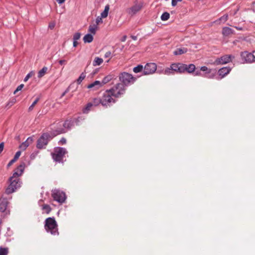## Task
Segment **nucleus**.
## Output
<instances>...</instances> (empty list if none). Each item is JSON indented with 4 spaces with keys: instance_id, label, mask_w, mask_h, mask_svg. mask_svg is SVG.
I'll return each mask as SVG.
<instances>
[{
    "instance_id": "79ce46f5",
    "label": "nucleus",
    "mask_w": 255,
    "mask_h": 255,
    "mask_svg": "<svg viewBox=\"0 0 255 255\" xmlns=\"http://www.w3.org/2000/svg\"><path fill=\"white\" fill-rule=\"evenodd\" d=\"M81 37V33L79 32L75 33L73 35V40L77 41Z\"/></svg>"
},
{
    "instance_id": "5fc2aeb1",
    "label": "nucleus",
    "mask_w": 255,
    "mask_h": 255,
    "mask_svg": "<svg viewBox=\"0 0 255 255\" xmlns=\"http://www.w3.org/2000/svg\"><path fill=\"white\" fill-rule=\"evenodd\" d=\"M68 91H69V88H67V89L65 90V91L62 93V94L61 95V98H62V97H64V96L65 95V94H66L67 93H68Z\"/></svg>"
},
{
    "instance_id": "bf43d9fd",
    "label": "nucleus",
    "mask_w": 255,
    "mask_h": 255,
    "mask_svg": "<svg viewBox=\"0 0 255 255\" xmlns=\"http://www.w3.org/2000/svg\"><path fill=\"white\" fill-rule=\"evenodd\" d=\"M131 38L134 40H136L137 39V37L136 36L131 35Z\"/></svg>"
},
{
    "instance_id": "c9c22d12",
    "label": "nucleus",
    "mask_w": 255,
    "mask_h": 255,
    "mask_svg": "<svg viewBox=\"0 0 255 255\" xmlns=\"http://www.w3.org/2000/svg\"><path fill=\"white\" fill-rule=\"evenodd\" d=\"M92 103L91 102L88 103L85 108L83 110L84 113H87L91 109V107H93Z\"/></svg>"
},
{
    "instance_id": "864d4df0",
    "label": "nucleus",
    "mask_w": 255,
    "mask_h": 255,
    "mask_svg": "<svg viewBox=\"0 0 255 255\" xmlns=\"http://www.w3.org/2000/svg\"><path fill=\"white\" fill-rule=\"evenodd\" d=\"M66 63H67V61L65 60H60L59 61V63L60 65L66 64Z\"/></svg>"
},
{
    "instance_id": "3c124183",
    "label": "nucleus",
    "mask_w": 255,
    "mask_h": 255,
    "mask_svg": "<svg viewBox=\"0 0 255 255\" xmlns=\"http://www.w3.org/2000/svg\"><path fill=\"white\" fill-rule=\"evenodd\" d=\"M4 148V143L1 142L0 143V154L1 153Z\"/></svg>"
},
{
    "instance_id": "2eb2a0df",
    "label": "nucleus",
    "mask_w": 255,
    "mask_h": 255,
    "mask_svg": "<svg viewBox=\"0 0 255 255\" xmlns=\"http://www.w3.org/2000/svg\"><path fill=\"white\" fill-rule=\"evenodd\" d=\"M183 66V64L180 63H172L170 65V67L174 74L183 73L184 69Z\"/></svg>"
},
{
    "instance_id": "a878e982",
    "label": "nucleus",
    "mask_w": 255,
    "mask_h": 255,
    "mask_svg": "<svg viewBox=\"0 0 255 255\" xmlns=\"http://www.w3.org/2000/svg\"><path fill=\"white\" fill-rule=\"evenodd\" d=\"M161 73L167 75L175 74L170 66L169 67L166 68L165 69H163Z\"/></svg>"
},
{
    "instance_id": "cd10ccee",
    "label": "nucleus",
    "mask_w": 255,
    "mask_h": 255,
    "mask_svg": "<svg viewBox=\"0 0 255 255\" xmlns=\"http://www.w3.org/2000/svg\"><path fill=\"white\" fill-rule=\"evenodd\" d=\"M48 68L47 67H43L42 69H41L38 72V77L39 78H41L43 77L45 74L46 73L47 71Z\"/></svg>"
},
{
    "instance_id": "423d86ee",
    "label": "nucleus",
    "mask_w": 255,
    "mask_h": 255,
    "mask_svg": "<svg viewBox=\"0 0 255 255\" xmlns=\"http://www.w3.org/2000/svg\"><path fill=\"white\" fill-rule=\"evenodd\" d=\"M52 137L48 133H44L38 139L36 147L38 149L45 148L49 141Z\"/></svg>"
},
{
    "instance_id": "680f3d73",
    "label": "nucleus",
    "mask_w": 255,
    "mask_h": 255,
    "mask_svg": "<svg viewBox=\"0 0 255 255\" xmlns=\"http://www.w3.org/2000/svg\"><path fill=\"white\" fill-rule=\"evenodd\" d=\"M235 28L238 29V30H242V27H237V26H236Z\"/></svg>"
},
{
    "instance_id": "412c9836",
    "label": "nucleus",
    "mask_w": 255,
    "mask_h": 255,
    "mask_svg": "<svg viewBox=\"0 0 255 255\" xmlns=\"http://www.w3.org/2000/svg\"><path fill=\"white\" fill-rule=\"evenodd\" d=\"M234 31L229 27H224L222 29V34L224 36H228L234 33Z\"/></svg>"
},
{
    "instance_id": "b1692460",
    "label": "nucleus",
    "mask_w": 255,
    "mask_h": 255,
    "mask_svg": "<svg viewBox=\"0 0 255 255\" xmlns=\"http://www.w3.org/2000/svg\"><path fill=\"white\" fill-rule=\"evenodd\" d=\"M114 78V76L111 75H108L106 77H105L102 81L101 82V83H102V86L104 85L105 84L108 83L110 81H111Z\"/></svg>"
},
{
    "instance_id": "72a5a7b5",
    "label": "nucleus",
    "mask_w": 255,
    "mask_h": 255,
    "mask_svg": "<svg viewBox=\"0 0 255 255\" xmlns=\"http://www.w3.org/2000/svg\"><path fill=\"white\" fill-rule=\"evenodd\" d=\"M8 253V248L0 247V255H7Z\"/></svg>"
},
{
    "instance_id": "c03bdc74",
    "label": "nucleus",
    "mask_w": 255,
    "mask_h": 255,
    "mask_svg": "<svg viewBox=\"0 0 255 255\" xmlns=\"http://www.w3.org/2000/svg\"><path fill=\"white\" fill-rule=\"evenodd\" d=\"M24 87V85L23 84H20V85H19L17 88L16 89V90L14 91L13 92V94H15L17 92L21 90V89L23 88Z\"/></svg>"
},
{
    "instance_id": "13d9d810",
    "label": "nucleus",
    "mask_w": 255,
    "mask_h": 255,
    "mask_svg": "<svg viewBox=\"0 0 255 255\" xmlns=\"http://www.w3.org/2000/svg\"><path fill=\"white\" fill-rule=\"evenodd\" d=\"M77 45H78L77 41L73 40V46L76 47L77 46Z\"/></svg>"
},
{
    "instance_id": "052dcab7",
    "label": "nucleus",
    "mask_w": 255,
    "mask_h": 255,
    "mask_svg": "<svg viewBox=\"0 0 255 255\" xmlns=\"http://www.w3.org/2000/svg\"><path fill=\"white\" fill-rule=\"evenodd\" d=\"M195 75H202L200 72L196 71L195 73Z\"/></svg>"
},
{
    "instance_id": "1a4fd4ad",
    "label": "nucleus",
    "mask_w": 255,
    "mask_h": 255,
    "mask_svg": "<svg viewBox=\"0 0 255 255\" xmlns=\"http://www.w3.org/2000/svg\"><path fill=\"white\" fill-rule=\"evenodd\" d=\"M232 58H234V56L232 55H225L217 58L213 62V64L215 65L225 64L231 62Z\"/></svg>"
},
{
    "instance_id": "37998d69",
    "label": "nucleus",
    "mask_w": 255,
    "mask_h": 255,
    "mask_svg": "<svg viewBox=\"0 0 255 255\" xmlns=\"http://www.w3.org/2000/svg\"><path fill=\"white\" fill-rule=\"evenodd\" d=\"M102 18L101 16H98L96 19V24L95 25L98 26V25L102 23L103 22Z\"/></svg>"
},
{
    "instance_id": "f257e3e1",
    "label": "nucleus",
    "mask_w": 255,
    "mask_h": 255,
    "mask_svg": "<svg viewBox=\"0 0 255 255\" xmlns=\"http://www.w3.org/2000/svg\"><path fill=\"white\" fill-rule=\"evenodd\" d=\"M44 228L47 232H50L52 235L59 234L57 224L54 218L49 217L45 220Z\"/></svg>"
},
{
    "instance_id": "473e14b6",
    "label": "nucleus",
    "mask_w": 255,
    "mask_h": 255,
    "mask_svg": "<svg viewBox=\"0 0 255 255\" xmlns=\"http://www.w3.org/2000/svg\"><path fill=\"white\" fill-rule=\"evenodd\" d=\"M170 16L169 13L167 12H165L162 13L161 16V19L163 21L167 20L169 19Z\"/></svg>"
},
{
    "instance_id": "39448f33",
    "label": "nucleus",
    "mask_w": 255,
    "mask_h": 255,
    "mask_svg": "<svg viewBox=\"0 0 255 255\" xmlns=\"http://www.w3.org/2000/svg\"><path fill=\"white\" fill-rule=\"evenodd\" d=\"M110 93L115 98H118L124 95L126 90V88L122 83H118L112 87L111 89H108Z\"/></svg>"
},
{
    "instance_id": "7c9ffc66",
    "label": "nucleus",
    "mask_w": 255,
    "mask_h": 255,
    "mask_svg": "<svg viewBox=\"0 0 255 255\" xmlns=\"http://www.w3.org/2000/svg\"><path fill=\"white\" fill-rule=\"evenodd\" d=\"M91 103H92V105L95 106V107L99 105L100 104L102 105V101H101V98H94L91 102Z\"/></svg>"
},
{
    "instance_id": "de8ad7c7",
    "label": "nucleus",
    "mask_w": 255,
    "mask_h": 255,
    "mask_svg": "<svg viewBox=\"0 0 255 255\" xmlns=\"http://www.w3.org/2000/svg\"><path fill=\"white\" fill-rule=\"evenodd\" d=\"M182 0H172L171 4L173 6H175L177 5L178 1H181Z\"/></svg>"
},
{
    "instance_id": "09e8293b",
    "label": "nucleus",
    "mask_w": 255,
    "mask_h": 255,
    "mask_svg": "<svg viewBox=\"0 0 255 255\" xmlns=\"http://www.w3.org/2000/svg\"><path fill=\"white\" fill-rule=\"evenodd\" d=\"M16 160H15V159L13 158L11 159L9 163L7 164V167H10L11 165H12Z\"/></svg>"
},
{
    "instance_id": "bb28decb",
    "label": "nucleus",
    "mask_w": 255,
    "mask_h": 255,
    "mask_svg": "<svg viewBox=\"0 0 255 255\" xmlns=\"http://www.w3.org/2000/svg\"><path fill=\"white\" fill-rule=\"evenodd\" d=\"M228 19V14H225L221 16L218 19L216 20L214 22L220 24L221 23H225Z\"/></svg>"
},
{
    "instance_id": "58836bf2",
    "label": "nucleus",
    "mask_w": 255,
    "mask_h": 255,
    "mask_svg": "<svg viewBox=\"0 0 255 255\" xmlns=\"http://www.w3.org/2000/svg\"><path fill=\"white\" fill-rule=\"evenodd\" d=\"M39 98H37L32 103V104L30 106V107L28 108V111H31L33 110L34 107L35 105L37 103V102L39 101Z\"/></svg>"
},
{
    "instance_id": "6ab92c4d",
    "label": "nucleus",
    "mask_w": 255,
    "mask_h": 255,
    "mask_svg": "<svg viewBox=\"0 0 255 255\" xmlns=\"http://www.w3.org/2000/svg\"><path fill=\"white\" fill-rule=\"evenodd\" d=\"M102 86V83H101V81H95L93 83L88 85L87 88L88 89H93L94 90H98Z\"/></svg>"
},
{
    "instance_id": "a18cd8bd",
    "label": "nucleus",
    "mask_w": 255,
    "mask_h": 255,
    "mask_svg": "<svg viewBox=\"0 0 255 255\" xmlns=\"http://www.w3.org/2000/svg\"><path fill=\"white\" fill-rule=\"evenodd\" d=\"M112 53L111 51H107V52H106V53L104 55V57L105 58H112Z\"/></svg>"
},
{
    "instance_id": "2f4dec72",
    "label": "nucleus",
    "mask_w": 255,
    "mask_h": 255,
    "mask_svg": "<svg viewBox=\"0 0 255 255\" xmlns=\"http://www.w3.org/2000/svg\"><path fill=\"white\" fill-rule=\"evenodd\" d=\"M142 71H143V67L141 65H138L133 69V71L135 73L142 72Z\"/></svg>"
},
{
    "instance_id": "603ef678",
    "label": "nucleus",
    "mask_w": 255,
    "mask_h": 255,
    "mask_svg": "<svg viewBox=\"0 0 255 255\" xmlns=\"http://www.w3.org/2000/svg\"><path fill=\"white\" fill-rule=\"evenodd\" d=\"M55 24L54 22H51L50 23H49V27L51 29H52L54 28V27H55Z\"/></svg>"
},
{
    "instance_id": "ea45409f",
    "label": "nucleus",
    "mask_w": 255,
    "mask_h": 255,
    "mask_svg": "<svg viewBox=\"0 0 255 255\" xmlns=\"http://www.w3.org/2000/svg\"><path fill=\"white\" fill-rule=\"evenodd\" d=\"M200 70L202 71L206 72L205 73L207 74H210L212 71V70L211 69H208V67L206 66H202L200 68Z\"/></svg>"
},
{
    "instance_id": "9b49d317",
    "label": "nucleus",
    "mask_w": 255,
    "mask_h": 255,
    "mask_svg": "<svg viewBox=\"0 0 255 255\" xmlns=\"http://www.w3.org/2000/svg\"><path fill=\"white\" fill-rule=\"evenodd\" d=\"M157 69L156 64L154 63H147L143 68V74L144 75L154 73Z\"/></svg>"
},
{
    "instance_id": "5701e85b",
    "label": "nucleus",
    "mask_w": 255,
    "mask_h": 255,
    "mask_svg": "<svg viewBox=\"0 0 255 255\" xmlns=\"http://www.w3.org/2000/svg\"><path fill=\"white\" fill-rule=\"evenodd\" d=\"M93 36L91 34L88 33L83 37V41L85 43H91L93 40Z\"/></svg>"
},
{
    "instance_id": "c756f323",
    "label": "nucleus",
    "mask_w": 255,
    "mask_h": 255,
    "mask_svg": "<svg viewBox=\"0 0 255 255\" xmlns=\"http://www.w3.org/2000/svg\"><path fill=\"white\" fill-rule=\"evenodd\" d=\"M98 29V26L97 25L94 24L93 25H90L89 27V32L93 34H95L96 32V30Z\"/></svg>"
},
{
    "instance_id": "393cba45",
    "label": "nucleus",
    "mask_w": 255,
    "mask_h": 255,
    "mask_svg": "<svg viewBox=\"0 0 255 255\" xmlns=\"http://www.w3.org/2000/svg\"><path fill=\"white\" fill-rule=\"evenodd\" d=\"M103 62V59L99 57H96L95 58L93 62V65L94 66H97L100 65Z\"/></svg>"
},
{
    "instance_id": "f704fd0d",
    "label": "nucleus",
    "mask_w": 255,
    "mask_h": 255,
    "mask_svg": "<svg viewBox=\"0 0 255 255\" xmlns=\"http://www.w3.org/2000/svg\"><path fill=\"white\" fill-rule=\"evenodd\" d=\"M42 210H44L46 213L49 214L51 210V208L49 205L45 204L42 206Z\"/></svg>"
},
{
    "instance_id": "f3484780",
    "label": "nucleus",
    "mask_w": 255,
    "mask_h": 255,
    "mask_svg": "<svg viewBox=\"0 0 255 255\" xmlns=\"http://www.w3.org/2000/svg\"><path fill=\"white\" fill-rule=\"evenodd\" d=\"M231 68L229 67H224L218 70V74L222 79L227 75L231 71Z\"/></svg>"
},
{
    "instance_id": "a19ab883",
    "label": "nucleus",
    "mask_w": 255,
    "mask_h": 255,
    "mask_svg": "<svg viewBox=\"0 0 255 255\" xmlns=\"http://www.w3.org/2000/svg\"><path fill=\"white\" fill-rule=\"evenodd\" d=\"M202 76L209 79H213L215 76V74H213L211 72L210 74L205 73V74Z\"/></svg>"
},
{
    "instance_id": "4468645a",
    "label": "nucleus",
    "mask_w": 255,
    "mask_h": 255,
    "mask_svg": "<svg viewBox=\"0 0 255 255\" xmlns=\"http://www.w3.org/2000/svg\"><path fill=\"white\" fill-rule=\"evenodd\" d=\"M11 197H4V195L0 199V212H4L6 210L7 205L8 204V200Z\"/></svg>"
},
{
    "instance_id": "4d7b16f0",
    "label": "nucleus",
    "mask_w": 255,
    "mask_h": 255,
    "mask_svg": "<svg viewBox=\"0 0 255 255\" xmlns=\"http://www.w3.org/2000/svg\"><path fill=\"white\" fill-rule=\"evenodd\" d=\"M126 39H127V36L126 35H124L122 37V38L121 39V41H123V42H124V41H125L126 40Z\"/></svg>"
},
{
    "instance_id": "7ed1b4c3",
    "label": "nucleus",
    "mask_w": 255,
    "mask_h": 255,
    "mask_svg": "<svg viewBox=\"0 0 255 255\" xmlns=\"http://www.w3.org/2000/svg\"><path fill=\"white\" fill-rule=\"evenodd\" d=\"M101 99L102 105L106 107H110L116 102V100L108 90L103 93Z\"/></svg>"
},
{
    "instance_id": "8fccbe9b",
    "label": "nucleus",
    "mask_w": 255,
    "mask_h": 255,
    "mask_svg": "<svg viewBox=\"0 0 255 255\" xmlns=\"http://www.w3.org/2000/svg\"><path fill=\"white\" fill-rule=\"evenodd\" d=\"M66 139H65V138H62L60 140V141H59V143L60 144H65V143H66Z\"/></svg>"
},
{
    "instance_id": "f03ea898",
    "label": "nucleus",
    "mask_w": 255,
    "mask_h": 255,
    "mask_svg": "<svg viewBox=\"0 0 255 255\" xmlns=\"http://www.w3.org/2000/svg\"><path fill=\"white\" fill-rule=\"evenodd\" d=\"M9 184L5 190V194L9 195L16 191L21 186V181L19 178L11 176L9 178Z\"/></svg>"
},
{
    "instance_id": "0eeeda50",
    "label": "nucleus",
    "mask_w": 255,
    "mask_h": 255,
    "mask_svg": "<svg viewBox=\"0 0 255 255\" xmlns=\"http://www.w3.org/2000/svg\"><path fill=\"white\" fill-rule=\"evenodd\" d=\"M66 153L67 151L65 148L57 147L54 148V152L51 154L54 161L60 162L63 160V158Z\"/></svg>"
},
{
    "instance_id": "dca6fc26",
    "label": "nucleus",
    "mask_w": 255,
    "mask_h": 255,
    "mask_svg": "<svg viewBox=\"0 0 255 255\" xmlns=\"http://www.w3.org/2000/svg\"><path fill=\"white\" fill-rule=\"evenodd\" d=\"M25 164L24 162H22L15 169L12 176L15 177L19 178L23 172L25 168Z\"/></svg>"
},
{
    "instance_id": "a211bd4d",
    "label": "nucleus",
    "mask_w": 255,
    "mask_h": 255,
    "mask_svg": "<svg viewBox=\"0 0 255 255\" xmlns=\"http://www.w3.org/2000/svg\"><path fill=\"white\" fill-rule=\"evenodd\" d=\"M183 73L185 71L189 73H191L194 72L195 70V66L193 64H190L189 65L183 64Z\"/></svg>"
},
{
    "instance_id": "9d476101",
    "label": "nucleus",
    "mask_w": 255,
    "mask_h": 255,
    "mask_svg": "<svg viewBox=\"0 0 255 255\" xmlns=\"http://www.w3.org/2000/svg\"><path fill=\"white\" fill-rule=\"evenodd\" d=\"M241 56L242 59L247 63L255 62V50L253 51V53L248 51L242 52Z\"/></svg>"
},
{
    "instance_id": "e2e57ef3",
    "label": "nucleus",
    "mask_w": 255,
    "mask_h": 255,
    "mask_svg": "<svg viewBox=\"0 0 255 255\" xmlns=\"http://www.w3.org/2000/svg\"><path fill=\"white\" fill-rule=\"evenodd\" d=\"M110 61V59H109L107 61V62H109Z\"/></svg>"
},
{
    "instance_id": "aec40b11",
    "label": "nucleus",
    "mask_w": 255,
    "mask_h": 255,
    "mask_svg": "<svg viewBox=\"0 0 255 255\" xmlns=\"http://www.w3.org/2000/svg\"><path fill=\"white\" fill-rule=\"evenodd\" d=\"M32 138L31 137H29L24 142H22L19 146V148L22 150H24L29 145V144L32 142Z\"/></svg>"
},
{
    "instance_id": "6e6552de",
    "label": "nucleus",
    "mask_w": 255,
    "mask_h": 255,
    "mask_svg": "<svg viewBox=\"0 0 255 255\" xmlns=\"http://www.w3.org/2000/svg\"><path fill=\"white\" fill-rule=\"evenodd\" d=\"M52 197L59 203H63L66 199L65 193L60 190L54 189L52 191Z\"/></svg>"
},
{
    "instance_id": "6e6d98bb",
    "label": "nucleus",
    "mask_w": 255,
    "mask_h": 255,
    "mask_svg": "<svg viewBox=\"0 0 255 255\" xmlns=\"http://www.w3.org/2000/svg\"><path fill=\"white\" fill-rule=\"evenodd\" d=\"M66 0H56V1L58 2L59 4H62L65 2Z\"/></svg>"
},
{
    "instance_id": "c85d7f7f",
    "label": "nucleus",
    "mask_w": 255,
    "mask_h": 255,
    "mask_svg": "<svg viewBox=\"0 0 255 255\" xmlns=\"http://www.w3.org/2000/svg\"><path fill=\"white\" fill-rule=\"evenodd\" d=\"M110 9L109 5H107L105 7L104 10L101 13V16L103 18H106L108 15V12Z\"/></svg>"
},
{
    "instance_id": "4c0bfd02",
    "label": "nucleus",
    "mask_w": 255,
    "mask_h": 255,
    "mask_svg": "<svg viewBox=\"0 0 255 255\" xmlns=\"http://www.w3.org/2000/svg\"><path fill=\"white\" fill-rule=\"evenodd\" d=\"M35 74V72L33 71L30 72L29 73L27 74L25 77L24 79V82H26L30 78L34 76Z\"/></svg>"
},
{
    "instance_id": "f8f14e48",
    "label": "nucleus",
    "mask_w": 255,
    "mask_h": 255,
    "mask_svg": "<svg viewBox=\"0 0 255 255\" xmlns=\"http://www.w3.org/2000/svg\"><path fill=\"white\" fill-rule=\"evenodd\" d=\"M73 122L71 120H66L64 123L63 124L64 128L56 129L55 131L54 136L66 132V129H70L71 127L73 126Z\"/></svg>"
},
{
    "instance_id": "ddd939ff",
    "label": "nucleus",
    "mask_w": 255,
    "mask_h": 255,
    "mask_svg": "<svg viewBox=\"0 0 255 255\" xmlns=\"http://www.w3.org/2000/svg\"><path fill=\"white\" fill-rule=\"evenodd\" d=\"M142 7V3L138 2L137 1L134 2V4L130 8L127 9V12L129 14L133 15L139 11Z\"/></svg>"
},
{
    "instance_id": "20e7f679",
    "label": "nucleus",
    "mask_w": 255,
    "mask_h": 255,
    "mask_svg": "<svg viewBox=\"0 0 255 255\" xmlns=\"http://www.w3.org/2000/svg\"><path fill=\"white\" fill-rule=\"evenodd\" d=\"M119 77L121 83L123 84L125 87L133 84L136 80V78L131 74L125 72L121 73Z\"/></svg>"
},
{
    "instance_id": "e433bc0d",
    "label": "nucleus",
    "mask_w": 255,
    "mask_h": 255,
    "mask_svg": "<svg viewBox=\"0 0 255 255\" xmlns=\"http://www.w3.org/2000/svg\"><path fill=\"white\" fill-rule=\"evenodd\" d=\"M85 77L86 74L84 73V72L82 73L77 80V83L78 84H80L81 82L85 79Z\"/></svg>"
},
{
    "instance_id": "4be33fe9",
    "label": "nucleus",
    "mask_w": 255,
    "mask_h": 255,
    "mask_svg": "<svg viewBox=\"0 0 255 255\" xmlns=\"http://www.w3.org/2000/svg\"><path fill=\"white\" fill-rule=\"evenodd\" d=\"M187 51V49L186 48H179L176 49L173 52V54L175 55H181V54L186 53Z\"/></svg>"
},
{
    "instance_id": "49530a36",
    "label": "nucleus",
    "mask_w": 255,
    "mask_h": 255,
    "mask_svg": "<svg viewBox=\"0 0 255 255\" xmlns=\"http://www.w3.org/2000/svg\"><path fill=\"white\" fill-rule=\"evenodd\" d=\"M20 155H21V151H17L16 152L15 154L14 155V156L13 158L15 159V160H17V159L20 156Z\"/></svg>"
}]
</instances>
